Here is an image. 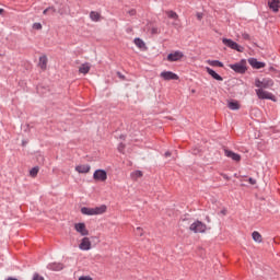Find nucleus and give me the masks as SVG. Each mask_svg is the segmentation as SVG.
<instances>
[{
  "instance_id": "1",
  "label": "nucleus",
  "mask_w": 280,
  "mask_h": 280,
  "mask_svg": "<svg viewBox=\"0 0 280 280\" xmlns=\"http://www.w3.org/2000/svg\"><path fill=\"white\" fill-rule=\"evenodd\" d=\"M255 86L257 89H261L264 91V89H272V86H275V81H272V79L270 78H264V79H256L255 80Z\"/></svg>"
},
{
  "instance_id": "2",
  "label": "nucleus",
  "mask_w": 280,
  "mask_h": 280,
  "mask_svg": "<svg viewBox=\"0 0 280 280\" xmlns=\"http://www.w3.org/2000/svg\"><path fill=\"white\" fill-rule=\"evenodd\" d=\"M229 67L235 73L244 74L246 73V71H248L245 59H242L240 62H236V63H230Z\"/></svg>"
},
{
  "instance_id": "3",
  "label": "nucleus",
  "mask_w": 280,
  "mask_h": 280,
  "mask_svg": "<svg viewBox=\"0 0 280 280\" xmlns=\"http://www.w3.org/2000/svg\"><path fill=\"white\" fill-rule=\"evenodd\" d=\"M255 92H256L258 100H270L271 102H277V96H275V94H272L268 91H265L261 89H256Z\"/></svg>"
},
{
  "instance_id": "4",
  "label": "nucleus",
  "mask_w": 280,
  "mask_h": 280,
  "mask_svg": "<svg viewBox=\"0 0 280 280\" xmlns=\"http://www.w3.org/2000/svg\"><path fill=\"white\" fill-rule=\"evenodd\" d=\"M222 43L223 45H225V47H229L230 49H234V51H238L240 54H243L244 51V47H242L240 44H237L233 39L223 38Z\"/></svg>"
},
{
  "instance_id": "5",
  "label": "nucleus",
  "mask_w": 280,
  "mask_h": 280,
  "mask_svg": "<svg viewBox=\"0 0 280 280\" xmlns=\"http://www.w3.org/2000/svg\"><path fill=\"white\" fill-rule=\"evenodd\" d=\"M190 231L192 233H205L207 231V224L202 223V221H195L192 224L189 226Z\"/></svg>"
},
{
  "instance_id": "6",
  "label": "nucleus",
  "mask_w": 280,
  "mask_h": 280,
  "mask_svg": "<svg viewBox=\"0 0 280 280\" xmlns=\"http://www.w3.org/2000/svg\"><path fill=\"white\" fill-rule=\"evenodd\" d=\"M185 58V54L180 50H175L167 55L166 60L167 62H178Z\"/></svg>"
},
{
  "instance_id": "7",
  "label": "nucleus",
  "mask_w": 280,
  "mask_h": 280,
  "mask_svg": "<svg viewBox=\"0 0 280 280\" xmlns=\"http://www.w3.org/2000/svg\"><path fill=\"white\" fill-rule=\"evenodd\" d=\"M94 180H100L101 183H105L108 178V173L104 170H96L93 174Z\"/></svg>"
},
{
  "instance_id": "8",
  "label": "nucleus",
  "mask_w": 280,
  "mask_h": 280,
  "mask_svg": "<svg viewBox=\"0 0 280 280\" xmlns=\"http://www.w3.org/2000/svg\"><path fill=\"white\" fill-rule=\"evenodd\" d=\"M224 155L228 159H232V161H235V163H240V161H242V155H240L231 150H228V149H224Z\"/></svg>"
},
{
  "instance_id": "9",
  "label": "nucleus",
  "mask_w": 280,
  "mask_h": 280,
  "mask_svg": "<svg viewBox=\"0 0 280 280\" xmlns=\"http://www.w3.org/2000/svg\"><path fill=\"white\" fill-rule=\"evenodd\" d=\"M248 63L253 69H264L266 67V62L258 61L257 58H249Z\"/></svg>"
},
{
  "instance_id": "10",
  "label": "nucleus",
  "mask_w": 280,
  "mask_h": 280,
  "mask_svg": "<svg viewBox=\"0 0 280 280\" xmlns=\"http://www.w3.org/2000/svg\"><path fill=\"white\" fill-rule=\"evenodd\" d=\"M74 231H77V233H80V235L82 236L89 235V230H86V224L84 223H75Z\"/></svg>"
},
{
  "instance_id": "11",
  "label": "nucleus",
  "mask_w": 280,
  "mask_h": 280,
  "mask_svg": "<svg viewBox=\"0 0 280 280\" xmlns=\"http://www.w3.org/2000/svg\"><path fill=\"white\" fill-rule=\"evenodd\" d=\"M47 269L54 272H60V270H65V265L62 262H50L47 265Z\"/></svg>"
},
{
  "instance_id": "12",
  "label": "nucleus",
  "mask_w": 280,
  "mask_h": 280,
  "mask_svg": "<svg viewBox=\"0 0 280 280\" xmlns=\"http://www.w3.org/2000/svg\"><path fill=\"white\" fill-rule=\"evenodd\" d=\"M160 78H163V80H166V81L178 80V74L172 71H163L161 72Z\"/></svg>"
},
{
  "instance_id": "13",
  "label": "nucleus",
  "mask_w": 280,
  "mask_h": 280,
  "mask_svg": "<svg viewBox=\"0 0 280 280\" xmlns=\"http://www.w3.org/2000/svg\"><path fill=\"white\" fill-rule=\"evenodd\" d=\"M79 248L81 250H91V240H89V237H83L79 245Z\"/></svg>"
},
{
  "instance_id": "14",
  "label": "nucleus",
  "mask_w": 280,
  "mask_h": 280,
  "mask_svg": "<svg viewBox=\"0 0 280 280\" xmlns=\"http://www.w3.org/2000/svg\"><path fill=\"white\" fill-rule=\"evenodd\" d=\"M206 71H207L208 74L211 75V78H213V80H217L218 82H222V80H224L222 78V75H220L218 72H215V70H213L209 67L206 68Z\"/></svg>"
},
{
  "instance_id": "15",
  "label": "nucleus",
  "mask_w": 280,
  "mask_h": 280,
  "mask_svg": "<svg viewBox=\"0 0 280 280\" xmlns=\"http://www.w3.org/2000/svg\"><path fill=\"white\" fill-rule=\"evenodd\" d=\"M94 215H104L106 213L108 207L106 205H101L98 207L92 208Z\"/></svg>"
},
{
  "instance_id": "16",
  "label": "nucleus",
  "mask_w": 280,
  "mask_h": 280,
  "mask_svg": "<svg viewBox=\"0 0 280 280\" xmlns=\"http://www.w3.org/2000/svg\"><path fill=\"white\" fill-rule=\"evenodd\" d=\"M75 172H78L79 174H89V172H91V165L89 164L78 165L75 166Z\"/></svg>"
},
{
  "instance_id": "17",
  "label": "nucleus",
  "mask_w": 280,
  "mask_h": 280,
  "mask_svg": "<svg viewBox=\"0 0 280 280\" xmlns=\"http://www.w3.org/2000/svg\"><path fill=\"white\" fill-rule=\"evenodd\" d=\"M268 5L272 12H279L280 0H271L268 2Z\"/></svg>"
},
{
  "instance_id": "18",
  "label": "nucleus",
  "mask_w": 280,
  "mask_h": 280,
  "mask_svg": "<svg viewBox=\"0 0 280 280\" xmlns=\"http://www.w3.org/2000/svg\"><path fill=\"white\" fill-rule=\"evenodd\" d=\"M133 43H135L136 47H138V49H145V42H143V39L136 37L133 39Z\"/></svg>"
},
{
  "instance_id": "19",
  "label": "nucleus",
  "mask_w": 280,
  "mask_h": 280,
  "mask_svg": "<svg viewBox=\"0 0 280 280\" xmlns=\"http://www.w3.org/2000/svg\"><path fill=\"white\" fill-rule=\"evenodd\" d=\"M89 71H91V65L89 63H83L80 68H79V72L83 73L84 75H86V73H89Z\"/></svg>"
},
{
  "instance_id": "20",
  "label": "nucleus",
  "mask_w": 280,
  "mask_h": 280,
  "mask_svg": "<svg viewBox=\"0 0 280 280\" xmlns=\"http://www.w3.org/2000/svg\"><path fill=\"white\" fill-rule=\"evenodd\" d=\"M228 108H230V110H240V103L237 101H231L228 104Z\"/></svg>"
},
{
  "instance_id": "21",
  "label": "nucleus",
  "mask_w": 280,
  "mask_h": 280,
  "mask_svg": "<svg viewBox=\"0 0 280 280\" xmlns=\"http://www.w3.org/2000/svg\"><path fill=\"white\" fill-rule=\"evenodd\" d=\"M90 19H91V21H94V23H97L101 19V15L98 12L91 11Z\"/></svg>"
},
{
  "instance_id": "22",
  "label": "nucleus",
  "mask_w": 280,
  "mask_h": 280,
  "mask_svg": "<svg viewBox=\"0 0 280 280\" xmlns=\"http://www.w3.org/2000/svg\"><path fill=\"white\" fill-rule=\"evenodd\" d=\"M39 67L40 69H47V56L39 57Z\"/></svg>"
},
{
  "instance_id": "23",
  "label": "nucleus",
  "mask_w": 280,
  "mask_h": 280,
  "mask_svg": "<svg viewBox=\"0 0 280 280\" xmlns=\"http://www.w3.org/2000/svg\"><path fill=\"white\" fill-rule=\"evenodd\" d=\"M81 213L83 215H94L93 208H89V207L81 208Z\"/></svg>"
},
{
  "instance_id": "24",
  "label": "nucleus",
  "mask_w": 280,
  "mask_h": 280,
  "mask_svg": "<svg viewBox=\"0 0 280 280\" xmlns=\"http://www.w3.org/2000/svg\"><path fill=\"white\" fill-rule=\"evenodd\" d=\"M252 237L254 242H257V244H261V234L257 231L252 233Z\"/></svg>"
},
{
  "instance_id": "25",
  "label": "nucleus",
  "mask_w": 280,
  "mask_h": 280,
  "mask_svg": "<svg viewBox=\"0 0 280 280\" xmlns=\"http://www.w3.org/2000/svg\"><path fill=\"white\" fill-rule=\"evenodd\" d=\"M208 65H210V67H224V63L220 60H208Z\"/></svg>"
},
{
  "instance_id": "26",
  "label": "nucleus",
  "mask_w": 280,
  "mask_h": 280,
  "mask_svg": "<svg viewBox=\"0 0 280 280\" xmlns=\"http://www.w3.org/2000/svg\"><path fill=\"white\" fill-rule=\"evenodd\" d=\"M132 180H138V178H141V176H143V172L141 171H133L131 174H130Z\"/></svg>"
},
{
  "instance_id": "27",
  "label": "nucleus",
  "mask_w": 280,
  "mask_h": 280,
  "mask_svg": "<svg viewBox=\"0 0 280 280\" xmlns=\"http://www.w3.org/2000/svg\"><path fill=\"white\" fill-rule=\"evenodd\" d=\"M165 14H166V16H168V19H173L174 21H178V13H176L174 11H166Z\"/></svg>"
},
{
  "instance_id": "28",
  "label": "nucleus",
  "mask_w": 280,
  "mask_h": 280,
  "mask_svg": "<svg viewBox=\"0 0 280 280\" xmlns=\"http://www.w3.org/2000/svg\"><path fill=\"white\" fill-rule=\"evenodd\" d=\"M30 175L35 178V176H38V166H35L33 167L31 171H30Z\"/></svg>"
},
{
  "instance_id": "29",
  "label": "nucleus",
  "mask_w": 280,
  "mask_h": 280,
  "mask_svg": "<svg viewBox=\"0 0 280 280\" xmlns=\"http://www.w3.org/2000/svg\"><path fill=\"white\" fill-rule=\"evenodd\" d=\"M48 12H50V14H55L56 8H54V7H48L47 9H45V10L43 11V14H47Z\"/></svg>"
},
{
  "instance_id": "30",
  "label": "nucleus",
  "mask_w": 280,
  "mask_h": 280,
  "mask_svg": "<svg viewBox=\"0 0 280 280\" xmlns=\"http://www.w3.org/2000/svg\"><path fill=\"white\" fill-rule=\"evenodd\" d=\"M33 30H43V24H40L39 22H35L33 24Z\"/></svg>"
},
{
  "instance_id": "31",
  "label": "nucleus",
  "mask_w": 280,
  "mask_h": 280,
  "mask_svg": "<svg viewBox=\"0 0 280 280\" xmlns=\"http://www.w3.org/2000/svg\"><path fill=\"white\" fill-rule=\"evenodd\" d=\"M33 280H45V278L38 273H34Z\"/></svg>"
},
{
  "instance_id": "32",
  "label": "nucleus",
  "mask_w": 280,
  "mask_h": 280,
  "mask_svg": "<svg viewBox=\"0 0 280 280\" xmlns=\"http://www.w3.org/2000/svg\"><path fill=\"white\" fill-rule=\"evenodd\" d=\"M136 235L143 236V230L141 228L136 229Z\"/></svg>"
},
{
  "instance_id": "33",
  "label": "nucleus",
  "mask_w": 280,
  "mask_h": 280,
  "mask_svg": "<svg viewBox=\"0 0 280 280\" xmlns=\"http://www.w3.org/2000/svg\"><path fill=\"white\" fill-rule=\"evenodd\" d=\"M248 183H249V185H257V179L249 177Z\"/></svg>"
},
{
  "instance_id": "34",
  "label": "nucleus",
  "mask_w": 280,
  "mask_h": 280,
  "mask_svg": "<svg viewBox=\"0 0 280 280\" xmlns=\"http://www.w3.org/2000/svg\"><path fill=\"white\" fill-rule=\"evenodd\" d=\"M151 34H152V35L159 34V27L153 26V27L151 28Z\"/></svg>"
},
{
  "instance_id": "35",
  "label": "nucleus",
  "mask_w": 280,
  "mask_h": 280,
  "mask_svg": "<svg viewBox=\"0 0 280 280\" xmlns=\"http://www.w3.org/2000/svg\"><path fill=\"white\" fill-rule=\"evenodd\" d=\"M126 148V145L124 143H119L118 144V151L119 152H124V149Z\"/></svg>"
},
{
  "instance_id": "36",
  "label": "nucleus",
  "mask_w": 280,
  "mask_h": 280,
  "mask_svg": "<svg viewBox=\"0 0 280 280\" xmlns=\"http://www.w3.org/2000/svg\"><path fill=\"white\" fill-rule=\"evenodd\" d=\"M79 280H93V278L89 277V276H81L79 278Z\"/></svg>"
},
{
  "instance_id": "37",
  "label": "nucleus",
  "mask_w": 280,
  "mask_h": 280,
  "mask_svg": "<svg viewBox=\"0 0 280 280\" xmlns=\"http://www.w3.org/2000/svg\"><path fill=\"white\" fill-rule=\"evenodd\" d=\"M245 40H250V35L248 33L243 34Z\"/></svg>"
},
{
  "instance_id": "38",
  "label": "nucleus",
  "mask_w": 280,
  "mask_h": 280,
  "mask_svg": "<svg viewBox=\"0 0 280 280\" xmlns=\"http://www.w3.org/2000/svg\"><path fill=\"white\" fill-rule=\"evenodd\" d=\"M129 14H130V16H135V14H137V10H135V9L130 10Z\"/></svg>"
},
{
  "instance_id": "39",
  "label": "nucleus",
  "mask_w": 280,
  "mask_h": 280,
  "mask_svg": "<svg viewBox=\"0 0 280 280\" xmlns=\"http://www.w3.org/2000/svg\"><path fill=\"white\" fill-rule=\"evenodd\" d=\"M59 14H67V9H59Z\"/></svg>"
},
{
  "instance_id": "40",
  "label": "nucleus",
  "mask_w": 280,
  "mask_h": 280,
  "mask_svg": "<svg viewBox=\"0 0 280 280\" xmlns=\"http://www.w3.org/2000/svg\"><path fill=\"white\" fill-rule=\"evenodd\" d=\"M164 156H165V159H167V158L172 156V152L166 151V152L164 153Z\"/></svg>"
},
{
  "instance_id": "41",
  "label": "nucleus",
  "mask_w": 280,
  "mask_h": 280,
  "mask_svg": "<svg viewBox=\"0 0 280 280\" xmlns=\"http://www.w3.org/2000/svg\"><path fill=\"white\" fill-rule=\"evenodd\" d=\"M198 21H202V13H197Z\"/></svg>"
},
{
  "instance_id": "42",
  "label": "nucleus",
  "mask_w": 280,
  "mask_h": 280,
  "mask_svg": "<svg viewBox=\"0 0 280 280\" xmlns=\"http://www.w3.org/2000/svg\"><path fill=\"white\" fill-rule=\"evenodd\" d=\"M206 222H211V218L206 217Z\"/></svg>"
},
{
  "instance_id": "43",
  "label": "nucleus",
  "mask_w": 280,
  "mask_h": 280,
  "mask_svg": "<svg viewBox=\"0 0 280 280\" xmlns=\"http://www.w3.org/2000/svg\"><path fill=\"white\" fill-rule=\"evenodd\" d=\"M221 213H222L223 215H226V210H222Z\"/></svg>"
},
{
  "instance_id": "44",
  "label": "nucleus",
  "mask_w": 280,
  "mask_h": 280,
  "mask_svg": "<svg viewBox=\"0 0 280 280\" xmlns=\"http://www.w3.org/2000/svg\"><path fill=\"white\" fill-rule=\"evenodd\" d=\"M223 178H225V180H229V177L226 175H223Z\"/></svg>"
},
{
  "instance_id": "45",
  "label": "nucleus",
  "mask_w": 280,
  "mask_h": 280,
  "mask_svg": "<svg viewBox=\"0 0 280 280\" xmlns=\"http://www.w3.org/2000/svg\"><path fill=\"white\" fill-rule=\"evenodd\" d=\"M0 14H3V9H0Z\"/></svg>"
}]
</instances>
